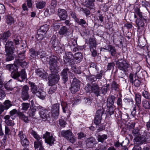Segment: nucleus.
Returning a JSON list of instances; mask_svg holds the SVG:
<instances>
[{"instance_id": "nucleus-1", "label": "nucleus", "mask_w": 150, "mask_h": 150, "mask_svg": "<svg viewBox=\"0 0 150 150\" xmlns=\"http://www.w3.org/2000/svg\"><path fill=\"white\" fill-rule=\"evenodd\" d=\"M17 65H20L22 67H24L26 66L27 63L25 61L16 60L14 62V64H8L6 67L10 71H12L11 75L13 78L17 79L18 81L22 82L26 78L25 70L22 69L20 72H18V67Z\"/></svg>"}, {"instance_id": "nucleus-2", "label": "nucleus", "mask_w": 150, "mask_h": 150, "mask_svg": "<svg viewBox=\"0 0 150 150\" xmlns=\"http://www.w3.org/2000/svg\"><path fill=\"white\" fill-rule=\"evenodd\" d=\"M49 64L50 65V69L51 73H58V67L57 61H59L60 57L59 56H51L49 57Z\"/></svg>"}, {"instance_id": "nucleus-3", "label": "nucleus", "mask_w": 150, "mask_h": 150, "mask_svg": "<svg viewBox=\"0 0 150 150\" xmlns=\"http://www.w3.org/2000/svg\"><path fill=\"white\" fill-rule=\"evenodd\" d=\"M62 136L71 143H74L76 141V138L73 136L71 130H62L61 132Z\"/></svg>"}, {"instance_id": "nucleus-4", "label": "nucleus", "mask_w": 150, "mask_h": 150, "mask_svg": "<svg viewBox=\"0 0 150 150\" xmlns=\"http://www.w3.org/2000/svg\"><path fill=\"white\" fill-rule=\"evenodd\" d=\"M98 104H97L95 105L98 110L96 113L94 123L97 125H98L101 123V118L103 112V110L101 107H100L99 108H98Z\"/></svg>"}, {"instance_id": "nucleus-5", "label": "nucleus", "mask_w": 150, "mask_h": 150, "mask_svg": "<svg viewBox=\"0 0 150 150\" xmlns=\"http://www.w3.org/2000/svg\"><path fill=\"white\" fill-rule=\"evenodd\" d=\"M31 133L33 137L37 140L34 142V147L35 149H38L39 147V150H44L42 146V141L40 140L41 139V137L33 130H32Z\"/></svg>"}, {"instance_id": "nucleus-6", "label": "nucleus", "mask_w": 150, "mask_h": 150, "mask_svg": "<svg viewBox=\"0 0 150 150\" xmlns=\"http://www.w3.org/2000/svg\"><path fill=\"white\" fill-rule=\"evenodd\" d=\"M73 81L70 89L72 93H75L79 91L80 87V81L74 76H72Z\"/></svg>"}, {"instance_id": "nucleus-7", "label": "nucleus", "mask_w": 150, "mask_h": 150, "mask_svg": "<svg viewBox=\"0 0 150 150\" xmlns=\"http://www.w3.org/2000/svg\"><path fill=\"white\" fill-rule=\"evenodd\" d=\"M116 65L119 69L124 72L127 71V68L129 67V65L126 61H123L122 59H119L116 61Z\"/></svg>"}, {"instance_id": "nucleus-8", "label": "nucleus", "mask_w": 150, "mask_h": 150, "mask_svg": "<svg viewBox=\"0 0 150 150\" xmlns=\"http://www.w3.org/2000/svg\"><path fill=\"white\" fill-rule=\"evenodd\" d=\"M57 74V73L53 72L50 74L48 77L49 86H52L58 82L59 79V76Z\"/></svg>"}, {"instance_id": "nucleus-9", "label": "nucleus", "mask_w": 150, "mask_h": 150, "mask_svg": "<svg viewBox=\"0 0 150 150\" xmlns=\"http://www.w3.org/2000/svg\"><path fill=\"white\" fill-rule=\"evenodd\" d=\"M29 87L26 85L23 86L21 90V98L23 101L28 100L30 98L28 93Z\"/></svg>"}, {"instance_id": "nucleus-10", "label": "nucleus", "mask_w": 150, "mask_h": 150, "mask_svg": "<svg viewBox=\"0 0 150 150\" xmlns=\"http://www.w3.org/2000/svg\"><path fill=\"white\" fill-rule=\"evenodd\" d=\"M85 142L86 146L88 148H93L97 144L96 139L92 137L87 138Z\"/></svg>"}, {"instance_id": "nucleus-11", "label": "nucleus", "mask_w": 150, "mask_h": 150, "mask_svg": "<svg viewBox=\"0 0 150 150\" xmlns=\"http://www.w3.org/2000/svg\"><path fill=\"white\" fill-rule=\"evenodd\" d=\"M18 136L20 139L21 144L23 146H28L29 144V141L23 132L19 131L18 132Z\"/></svg>"}, {"instance_id": "nucleus-12", "label": "nucleus", "mask_w": 150, "mask_h": 150, "mask_svg": "<svg viewBox=\"0 0 150 150\" xmlns=\"http://www.w3.org/2000/svg\"><path fill=\"white\" fill-rule=\"evenodd\" d=\"M43 137L45 139V142L50 145L53 144L54 141L55 140L52 135L50 134V132H46L45 133L43 134Z\"/></svg>"}, {"instance_id": "nucleus-13", "label": "nucleus", "mask_w": 150, "mask_h": 150, "mask_svg": "<svg viewBox=\"0 0 150 150\" xmlns=\"http://www.w3.org/2000/svg\"><path fill=\"white\" fill-rule=\"evenodd\" d=\"M137 74V73H136L134 77V75L132 74H130L129 76V78L130 80V82L131 83L134 84L136 87H138L141 84V81L138 79V76H136V75Z\"/></svg>"}, {"instance_id": "nucleus-14", "label": "nucleus", "mask_w": 150, "mask_h": 150, "mask_svg": "<svg viewBox=\"0 0 150 150\" xmlns=\"http://www.w3.org/2000/svg\"><path fill=\"white\" fill-rule=\"evenodd\" d=\"M40 115L44 121L48 120L50 118V112L46 109H42L40 112Z\"/></svg>"}, {"instance_id": "nucleus-15", "label": "nucleus", "mask_w": 150, "mask_h": 150, "mask_svg": "<svg viewBox=\"0 0 150 150\" xmlns=\"http://www.w3.org/2000/svg\"><path fill=\"white\" fill-rule=\"evenodd\" d=\"M65 55L63 57V60L65 64H66L67 63H69V64H72V58L73 57V54L71 52H68L65 53Z\"/></svg>"}, {"instance_id": "nucleus-16", "label": "nucleus", "mask_w": 150, "mask_h": 150, "mask_svg": "<svg viewBox=\"0 0 150 150\" xmlns=\"http://www.w3.org/2000/svg\"><path fill=\"white\" fill-rule=\"evenodd\" d=\"M70 72L69 69L67 67H65L61 72V76L64 83L68 81V74Z\"/></svg>"}, {"instance_id": "nucleus-17", "label": "nucleus", "mask_w": 150, "mask_h": 150, "mask_svg": "<svg viewBox=\"0 0 150 150\" xmlns=\"http://www.w3.org/2000/svg\"><path fill=\"white\" fill-rule=\"evenodd\" d=\"M60 104L56 103L52 105L51 112L52 115L55 117L58 116L59 114V108Z\"/></svg>"}, {"instance_id": "nucleus-18", "label": "nucleus", "mask_w": 150, "mask_h": 150, "mask_svg": "<svg viewBox=\"0 0 150 150\" xmlns=\"http://www.w3.org/2000/svg\"><path fill=\"white\" fill-rule=\"evenodd\" d=\"M29 84L30 86L31 90L32 93L36 95L41 89L38 86L35 85L34 83L29 81Z\"/></svg>"}, {"instance_id": "nucleus-19", "label": "nucleus", "mask_w": 150, "mask_h": 150, "mask_svg": "<svg viewBox=\"0 0 150 150\" xmlns=\"http://www.w3.org/2000/svg\"><path fill=\"white\" fill-rule=\"evenodd\" d=\"M58 14L61 20H66L67 17L66 11L63 9H59L58 10Z\"/></svg>"}, {"instance_id": "nucleus-20", "label": "nucleus", "mask_w": 150, "mask_h": 150, "mask_svg": "<svg viewBox=\"0 0 150 150\" xmlns=\"http://www.w3.org/2000/svg\"><path fill=\"white\" fill-rule=\"evenodd\" d=\"M91 88L92 92L95 94L96 96L98 97L100 96V88L97 84L96 83L93 84Z\"/></svg>"}, {"instance_id": "nucleus-21", "label": "nucleus", "mask_w": 150, "mask_h": 150, "mask_svg": "<svg viewBox=\"0 0 150 150\" xmlns=\"http://www.w3.org/2000/svg\"><path fill=\"white\" fill-rule=\"evenodd\" d=\"M104 49L108 51L112 56L115 57L116 56L117 54L116 49L112 45H109L108 48Z\"/></svg>"}, {"instance_id": "nucleus-22", "label": "nucleus", "mask_w": 150, "mask_h": 150, "mask_svg": "<svg viewBox=\"0 0 150 150\" xmlns=\"http://www.w3.org/2000/svg\"><path fill=\"white\" fill-rule=\"evenodd\" d=\"M95 0H86L85 1V6L90 9H93L95 8L94 2Z\"/></svg>"}, {"instance_id": "nucleus-23", "label": "nucleus", "mask_w": 150, "mask_h": 150, "mask_svg": "<svg viewBox=\"0 0 150 150\" xmlns=\"http://www.w3.org/2000/svg\"><path fill=\"white\" fill-rule=\"evenodd\" d=\"M17 52L18 55V59L20 61H23L25 59V50L24 49L22 51H19V50H17Z\"/></svg>"}, {"instance_id": "nucleus-24", "label": "nucleus", "mask_w": 150, "mask_h": 150, "mask_svg": "<svg viewBox=\"0 0 150 150\" xmlns=\"http://www.w3.org/2000/svg\"><path fill=\"white\" fill-rule=\"evenodd\" d=\"M57 37L56 35H53L51 38L50 42L52 46L54 48L56 47L58 45V42L56 39Z\"/></svg>"}, {"instance_id": "nucleus-25", "label": "nucleus", "mask_w": 150, "mask_h": 150, "mask_svg": "<svg viewBox=\"0 0 150 150\" xmlns=\"http://www.w3.org/2000/svg\"><path fill=\"white\" fill-rule=\"evenodd\" d=\"M36 72L38 75L44 79L47 78L48 76V74L47 73L44 71H43V72L40 69L37 70Z\"/></svg>"}, {"instance_id": "nucleus-26", "label": "nucleus", "mask_w": 150, "mask_h": 150, "mask_svg": "<svg viewBox=\"0 0 150 150\" xmlns=\"http://www.w3.org/2000/svg\"><path fill=\"white\" fill-rule=\"evenodd\" d=\"M29 54L30 58L31 59L35 58L37 55H38V52L33 48H31L30 50Z\"/></svg>"}, {"instance_id": "nucleus-27", "label": "nucleus", "mask_w": 150, "mask_h": 150, "mask_svg": "<svg viewBox=\"0 0 150 150\" xmlns=\"http://www.w3.org/2000/svg\"><path fill=\"white\" fill-rule=\"evenodd\" d=\"M89 44L90 49L91 48H96V41L93 38H90L89 40Z\"/></svg>"}, {"instance_id": "nucleus-28", "label": "nucleus", "mask_w": 150, "mask_h": 150, "mask_svg": "<svg viewBox=\"0 0 150 150\" xmlns=\"http://www.w3.org/2000/svg\"><path fill=\"white\" fill-rule=\"evenodd\" d=\"M115 99V97L113 96H111L108 97L107 102L108 107L110 105H112L113 104Z\"/></svg>"}, {"instance_id": "nucleus-29", "label": "nucleus", "mask_w": 150, "mask_h": 150, "mask_svg": "<svg viewBox=\"0 0 150 150\" xmlns=\"http://www.w3.org/2000/svg\"><path fill=\"white\" fill-rule=\"evenodd\" d=\"M49 26L45 24L42 26L40 27V28L38 30L45 34L46 33L47 31L49 30Z\"/></svg>"}, {"instance_id": "nucleus-30", "label": "nucleus", "mask_w": 150, "mask_h": 150, "mask_svg": "<svg viewBox=\"0 0 150 150\" xmlns=\"http://www.w3.org/2000/svg\"><path fill=\"white\" fill-rule=\"evenodd\" d=\"M46 3L43 1H38L36 4V7L38 9H42L45 5Z\"/></svg>"}, {"instance_id": "nucleus-31", "label": "nucleus", "mask_w": 150, "mask_h": 150, "mask_svg": "<svg viewBox=\"0 0 150 150\" xmlns=\"http://www.w3.org/2000/svg\"><path fill=\"white\" fill-rule=\"evenodd\" d=\"M37 111V109L35 106H32L30 108L29 110V115L30 117H34L35 116Z\"/></svg>"}, {"instance_id": "nucleus-32", "label": "nucleus", "mask_w": 150, "mask_h": 150, "mask_svg": "<svg viewBox=\"0 0 150 150\" xmlns=\"http://www.w3.org/2000/svg\"><path fill=\"white\" fill-rule=\"evenodd\" d=\"M68 32L67 28L65 26H63L60 28L59 33L61 35H63L67 34Z\"/></svg>"}, {"instance_id": "nucleus-33", "label": "nucleus", "mask_w": 150, "mask_h": 150, "mask_svg": "<svg viewBox=\"0 0 150 150\" xmlns=\"http://www.w3.org/2000/svg\"><path fill=\"white\" fill-rule=\"evenodd\" d=\"M11 35V33L9 31H8L1 35V38L3 40H6Z\"/></svg>"}, {"instance_id": "nucleus-34", "label": "nucleus", "mask_w": 150, "mask_h": 150, "mask_svg": "<svg viewBox=\"0 0 150 150\" xmlns=\"http://www.w3.org/2000/svg\"><path fill=\"white\" fill-rule=\"evenodd\" d=\"M20 112H18L17 110L16 109H13L10 112V114L11 116L12 120L14 119L16 117V115L17 114L18 116V113Z\"/></svg>"}, {"instance_id": "nucleus-35", "label": "nucleus", "mask_w": 150, "mask_h": 150, "mask_svg": "<svg viewBox=\"0 0 150 150\" xmlns=\"http://www.w3.org/2000/svg\"><path fill=\"white\" fill-rule=\"evenodd\" d=\"M74 58L77 60V62H79L83 58V55L81 53H76L74 55Z\"/></svg>"}, {"instance_id": "nucleus-36", "label": "nucleus", "mask_w": 150, "mask_h": 150, "mask_svg": "<svg viewBox=\"0 0 150 150\" xmlns=\"http://www.w3.org/2000/svg\"><path fill=\"white\" fill-rule=\"evenodd\" d=\"M38 93L36 96L42 99H44L46 95V92L41 89Z\"/></svg>"}, {"instance_id": "nucleus-37", "label": "nucleus", "mask_w": 150, "mask_h": 150, "mask_svg": "<svg viewBox=\"0 0 150 150\" xmlns=\"http://www.w3.org/2000/svg\"><path fill=\"white\" fill-rule=\"evenodd\" d=\"M135 142L137 144H143L145 141L144 138L142 137H137L135 139Z\"/></svg>"}, {"instance_id": "nucleus-38", "label": "nucleus", "mask_w": 150, "mask_h": 150, "mask_svg": "<svg viewBox=\"0 0 150 150\" xmlns=\"http://www.w3.org/2000/svg\"><path fill=\"white\" fill-rule=\"evenodd\" d=\"M18 116L20 119L23 120L25 122H28L29 121L28 117L25 116L21 112H19L18 113Z\"/></svg>"}, {"instance_id": "nucleus-39", "label": "nucleus", "mask_w": 150, "mask_h": 150, "mask_svg": "<svg viewBox=\"0 0 150 150\" xmlns=\"http://www.w3.org/2000/svg\"><path fill=\"white\" fill-rule=\"evenodd\" d=\"M108 138V136L106 134L98 135L97 137V140L99 142L103 143L104 141Z\"/></svg>"}, {"instance_id": "nucleus-40", "label": "nucleus", "mask_w": 150, "mask_h": 150, "mask_svg": "<svg viewBox=\"0 0 150 150\" xmlns=\"http://www.w3.org/2000/svg\"><path fill=\"white\" fill-rule=\"evenodd\" d=\"M119 85L115 81H113L111 85V88L112 90L118 91L119 90Z\"/></svg>"}, {"instance_id": "nucleus-41", "label": "nucleus", "mask_w": 150, "mask_h": 150, "mask_svg": "<svg viewBox=\"0 0 150 150\" xmlns=\"http://www.w3.org/2000/svg\"><path fill=\"white\" fill-rule=\"evenodd\" d=\"M109 86V84H106L103 86L100 89L101 93L105 95L107 92L108 88Z\"/></svg>"}, {"instance_id": "nucleus-42", "label": "nucleus", "mask_w": 150, "mask_h": 150, "mask_svg": "<svg viewBox=\"0 0 150 150\" xmlns=\"http://www.w3.org/2000/svg\"><path fill=\"white\" fill-rule=\"evenodd\" d=\"M6 22L8 24L11 25L14 22V19L11 16H8L6 18Z\"/></svg>"}, {"instance_id": "nucleus-43", "label": "nucleus", "mask_w": 150, "mask_h": 150, "mask_svg": "<svg viewBox=\"0 0 150 150\" xmlns=\"http://www.w3.org/2000/svg\"><path fill=\"white\" fill-rule=\"evenodd\" d=\"M142 104L143 106L146 109L150 108V103L146 100H144L142 101Z\"/></svg>"}, {"instance_id": "nucleus-44", "label": "nucleus", "mask_w": 150, "mask_h": 150, "mask_svg": "<svg viewBox=\"0 0 150 150\" xmlns=\"http://www.w3.org/2000/svg\"><path fill=\"white\" fill-rule=\"evenodd\" d=\"M135 100L137 105L138 106L140 104L141 101V96L139 94L137 93L135 95Z\"/></svg>"}, {"instance_id": "nucleus-45", "label": "nucleus", "mask_w": 150, "mask_h": 150, "mask_svg": "<svg viewBox=\"0 0 150 150\" xmlns=\"http://www.w3.org/2000/svg\"><path fill=\"white\" fill-rule=\"evenodd\" d=\"M22 109L23 110L27 111L29 108L30 104L27 103H23L21 105Z\"/></svg>"}, {"instance_id": "nucleus-46", "label": "nucleus", "mask_w": 150, "mask_h": 150, "mask_svg": "<svg viewBox=\"0 0 150 150\" xmlns=\"http://www.w3.org/2000/svg\"><path fill=\"white\" fill-rule=\"evenodd\" d=\"M68 44L71 48L72 47H76L77 46V40L76 39L72 40L69 42Z\"/></svg>"}, {"instance_id": "nucleus-47", "label": "nucleus", "mask_w": 150, "mask_h": 150, "mask_svg": "<svg viewBox=\"0 0 150 150\" xmlns=\"http://www.w3.org/2000/svg\"><path fill=\"white\" fill-rule=\"evenodd\" d=\"M104 71L103 70H101L100 72H98L97 74L95 76L96 80L97 79H101Z\"/></svg>"}, {"instance_id": "nucleus-48", "label": "nucleus", "mask_w": 150, "mask_h": 150, "mask_svg": "<svg viewBox=\"0 0 150 150\" xmlns=\"http://www.w3.org/2000/svg\"><path fill=\"white\" fill-rule=\"evenodd\" d=\"M14 57L13 54H6V61H10L13 59Z\"/></svg>"}, {"instance_id": "nucleus-49", "label": "nucleus", "mask_w": 150, "mask_h": 150, "mask_svg": "<svg viewBox=\"0 0 150 150\" xmlns=\"http://www.w3.org/2000/svg\"><path fill=\"white\" fill-rule=\"evenodd\" d=\"M66 119L64 118H62L60 119L59 120V123L60 125L63 127H64L67 123L66 122Z\"/></svg>"}, {"instance_id": "nucleus-50", "label": "nucleus", "mask_w": 150, "mask_h": 150, "mask_svg": "<svg viewBox=\"0 0 150 150\" xmlns=\"http://www.w3.org/2000/svg\"><path fill=\"white\" fill-rule=\"evenodd\" d=\"M44 34L41 33L38 30L37 31V34L36 36V38L39 40H42L44 38L43 35Z\"/></svg>"}, {"instance_id": "nucleus-51", "label": "nucleus", "mask_w": 150, "mask_h": 150, "mask_svg": "<svg viewBox=\"0 0 150 150\" xmlns=\"http://www.w3.org/2000/svg\"><path fill=\"white\" fill-rule=\"evenodd\" d=\"M61 105L62 107L63 112L64 113L66 112V111H67L68 110L67 104L65 102H62L61 103Z\"/></svg>"}, {"instance_id": "nucleus-52", "label": "nucleus", "mask_w": 150, "mask_h": 150, "mask_svg": "<svg viewBox=\"0 0 150 150\" xmlns=\"http://www.w3.org/2000/svg\"><path fill=\"white\" fill-rule=\"evenodd\" d=\"M15 49L13 47L5 48V51L6 54H13Z\"/></svg>"}, {"instance_id": "nucleus-53", "label": "nucleus", "mask_w": 150, "mask_h": 150, "mask_svg": "<svg viewBox=\"0 0 150 150\" xmlns=\"http://www.w3.org/2000/svg\"><path fill=\"white\" fill-rule=\"evenodd\" d=\"M71 66V69L72 71L76 74H80L81 73V71L79 70L78 68H76V67L72 63V64L70 65Z\"/></svg>"}, {"instance_id": "nucleus-54", "label": "nucleus", "mask_w": 150, "mask_h": 150, "mask_svg": "<svg viewBox=\"0 0 150 150\" xmlns=\"http://www.w3.org/2000/svg\"><path fill=\"white\" fill-rule=\"evenodd\" d=\"M143 96L146 99H150V94L147 91L144 90L142 92Z\"/></svg>"}, {"instance_id": "nucleus-55", "label": "nucleus", "mask_w": 150, "mask_h": 150, "mask_svg": "<svg viewBox=\"0 0 150 150\" xmlns=\"http://www.w3.org/2000/svg\"><path fill=\"white\" fill-rule=\"evenodd\" d=\"M11 106L12 104L11 103V102L9 100H6L4 102V106L5 108L6 109H8Z\"/></svg>"}, {"instance_id": "nucleus-56", "label": "nucleus", "mask_w": 150, "mask_h": 150, "mask_svg": "<svg viewBox=\"0 0 150 150\" xmlns=\"http://www.w3.org/2000/svg\"><path fill=\"white\" fill-rule=\"evenodd\" d=\"M57 5L56 0H52L51 3L50 8L52 9V12L54 11V9L56 7Z\"/></svg>"}, {"instance_id": "nucleus-57", "label": "nucleus", "mask_w": 150, "mask_h": 150, "mask_svg": "<svg viewBox=\"0 0 150 150\" xmlns=\"http://www.w3.org/2000/svg\"><path fill=\"white\" fill-rule=\"evenodd\" d=\"M76 22L81 25H85L86 23V21L82 19H76Z\"/></svg>"}, {"instance_id": "nucleus-58", "label": "nucleus", "mask_w": 150, "mask_h": 150, "mask_svg": "<svg viewBox=\"0 0 150 150\" xmlns=\"http://www.w3.org/2000/svg\"><path fill=\"white\" fill-rule=\"evenodd\" d=\"M13 43L11 41H8L5 44V48L13 47Z\"/></svg>"}, {"instance_id": "nucleus-59", "label": "nucleus", "mask_w": 150, "mask_h": 150, "mask_svg": "<svg viewBox=\"0 0 150 150\" xmlns=\"http://www.w3.org/2000/svg\"><path fill=\"white\" fill-rule=\"evenodd\" d=\"M86 79L90 82H92L96 81L95 75H91L89 76H87Z\"/></svg>"}, {"instance_id": "nucleus-60", "label": "nucleus", "mask_w": 150, "mask_h": 150, "mask_svg": "<svg viewBox=\"0 0 150 150\" xmlns=\"http://www.w3.org/2000/svg\"><path fill=\"white\" fill-rule=\"evenodd\" d=\"M4 87L7 91H12L13 89V88L10 86L9 83H7L4 84Z\"/></svg>"}, {"instance_id": "nucleus-61", "label": "nucleus", "mask_w": 150, "mask_h": 150, "mask_svg": "<svg viewBox=\"0 0 150 150\" xmlns=\"http://www.w3.org/2000/svg\"><path fill=\"white\" fill-rule=\"evenodd\" d=\"M5 7L3 4H0V14H4L5 12Z\"/></svg>"}, {"instance_id": "nucleus-62", "label": "nucleus", "mask_w": 150, "mask_h": 150, "mask_svg": "<svg viewBox=\"0 0 150 150\" xmlns=\"http://www.w3.org/2000/svg\"><path fill=\"white\" fill-rule=\"evenodd\" d=\"M132 134L135 136H137L139 134V129H134L132 132Z\"/></svg>"}, {"instance_id": "nucleus-63", "label": "nucleus", "mask_w": 150, "mask_h": 150, "mask_svg": "<svg viewBox=\"0 0 150 150\" xmlns=\"http://www.w3.org/2000/svg\"><path fill=\"white\" fill-rule=\"evenodd\" d=\"M115 65V63L113 62L108 63L107 65L108 70H110L111 69H113Z\"/></svg>"}, {"instance_id": "nucleus-64", "label": "nucleus", "mask_w": 150, "mask_h": 150, "mask_svg": "<svg viewBox=\"0 0 150 150\" xmlns=\"http://www.w3.org/2000/svg\"><path fill=\"white\" fill-rule=\"evenodd\" d=\"M90 50L92 52V55L93 57L96 56L97 55V52L96 50V48H91V49H90Z\"/></svg>"}]
</instances>
